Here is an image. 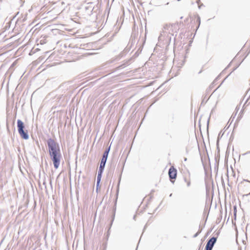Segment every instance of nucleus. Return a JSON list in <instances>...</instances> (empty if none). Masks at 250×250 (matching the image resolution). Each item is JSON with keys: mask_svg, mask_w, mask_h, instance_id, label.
<instances>
[{"mask_svg": "<svg viewBox=\"0 0 250 250\" xmlns=\"http://www.w3.org/2000/svg\"><path fill=\"white\" fill-rule=\"evenodd\" d=\"M125 164V161L123 164L122 168H121V172L119 176L118 182V184L117 186V190H116V199L115 200L114 206V207H113V210H112L113 214L112 215V219L110 221V223L109 224V228H108V229L107 231V237L109 236V235L110 234V229L111 228V226L112 225V224L113 223V221H114V218H115V213H116V205H117L118 196L119 192V186H120V182H121V180L122 174V173H123V171L124 170Z\"/></svg>", "mask_w": 250, "mask_h": 250, "instance_id": "f03ea898", "label": "nucleus"}, {"mask_svg": "<svg viewBox=\"0 0 250 250\" xmlns=\"http://www.w3.org/2000/svg\"><path fill=\"white\" fill-rule=\"evenodd\" d=\"M119 67H123V65H120Z\"/></svg>", "mask_w": 250, "mask_h": 250, "instance_id": "58836bf2", "label": "nucleus"}, {"mask_svg": "<svg viewBox=\"0 0 250 250\" xmlns=\"http://www.w3.org/2000/svg\"><path fill=\"white\" fill-rule=\"evenodd\" d=\"M219 79V76H217L214 81H215V83Z\"/></svg>", "mask_w": 250, "mask_h": 250, "instance_id": "393cba45", "label": "nucleus"}, {"mask_svg": "<svg viewBox=\"0 0 250 250\" xmlns=\"http://www.w3.org/2000/svg\"><path fill=\"white\" fill-rule=\"evenodd\" d=\"M201 230H199L198 232H197L195 234L193 235V238H195L198 236V235L201 232Z\"/></svg>", "mask_w": 250, "mask_h": 250, "instance_id": "f3484780", "label": "nucleus"}, {"mask_svg": "<svg viewBox=\"0 0 250 250\" xmlns=\"http://www.w3.org/2000/svg\"><path fill=\"white\" fill-rule=\"evenodd\" d=\"M37 51H38L39 49L38 48H36Z\"/></svg>", "mask_w": 250, "mask_h": 250, "instance_id": "09e8293b", "label": "nucleus"}, {"mask_svg": "<svg viewBox=\"0 0 250 250\" xmlns=\"http://www.w3.org/2000/svg\"><path fill=\"white\" fill-rule=\"evenodd\" d=\"M161 203H162V202H161V203H160L159 206H161Z\"/></svg>", "mask_w": 250, "mask_h": 250, "instance_id": "a18cd8bd", "label": "nucleus"}, {"mask_svg": "<svg viewBox=\"0 0 250 250\" xmlns=\"http://www.w3.org/2000/svg\"><path fill=\"white\" fill-rule=\"evenodd\" d=\"M232 73V71H231L230 73L225 78V80H226L229 76V75Z\"/></svg>", "mask_w": 250, "mask_h": 250, "instance_id": "cd10ccee", "label": "nucleus"}, {"mask_svg": "<svg viewBox=\"0 0 250 250\" xmlns=\"http://www.w3.org/2000/svg\"><path fill=\"white\" fill-rule=\"evenodd\" d=\"M36 144H37V145L39 146V143L38 141H36Z\"/></svg>", "mask_w": 250, "mask_h": 250, "instance_id": "2f4dec72", "label": "nucleus"}, {"mask_svg": "<svg viewBox=\"0 0 250 250\" xmlns=\"http://www.w3.org/2000/svg\"><path fill=\"white\" fill-rule=\"evenodd\" d=\"M108 155L107 154H105L104 153L103 154L102 159L101 160V162H100V164L98 172L103 173L104 168H105V164H106V161H107V160L108 158Z\"/></svg>", "mask_w": 250, "mask_h": 250, "instance_id": "39448f33", "label": "nucleus"}, {"mask_svg": "<svg viewBox=\"0 0 250 250\" xmlns=\"http://www.w3.org/2000/svg\"><path fill=\"white\" fill-rule=\"evenodd\" d=\"M218 142H219V140L218 139V140H217V148L218 149L219 148Z\"/></svg>", "mask_w": 250, "mask_h": 250, "instance_id": "7c9ffc66", "label": "nucleus"}, {"mask_svg": "<svg viewBox=\"0 0 250 250\" xmlns=\"http://www.w3.org/2000/svg\"><path fill=\"white\" fill-rule=\"evenodd\" d=\"M172 119H174V115H172Z\"/></svg>", "mask_w": 250, "mask_h": 250, "instance_id": "79ce46f5", "label": "nucleus"}, {"mask_svg": "<svg viewBox=\"0 0 250 250\" xmlns=\"http://www.w3.org/2000/svg\"><path fill=\"white\" fill-rule=\"evenodd\" d=\"M236 69V68H234L233 71L235 70Z\"/></svg>", "mask_w": 250, "mask_h": 250, "instance_id": "3c124183", "label": "nucleus"}, {"mask_svg": "<svg viewBox=\"0 0 250 250\" xmlns=\"http://www.w3.org/2000/svg\"><path fill=\"white\" fill-rule=\"evenodd\" d=\"M110 147H111V145H110L109 146L107 147L104 153L109 155V153L110 150Z\"/></svg>", "mask_w": 250, "mask_h": 250, "instance_id": "ddd939ff", "label": "nucleus"}, {"mask_svg": "<svg viewBox=\"0 0 250 250\" xmlns=\"http://www.w3.org/2000/svg\"><path fill=\"white\" fill-rule=\"evenodd\" d=\"M170 27V25L168 24H166L163 26V31L161 33L159 37V39L161 40L163 37L165 38L164 36H165V33L167 34V32H166L167 30H168L169 28Z\"/></svg>", "mask_w": 250, "mask_h": 250, "instance_id": "6e6552de", "label": "nucleus"}, {"mask_svg": "<svg viewBox=\"0 0 250 250\" xmlns=\"http://www.w3.org/2000/svg\"><path fill=\"white\" fill-rule=\"evenodd\" d=\"M43 185H45V181H44V182H43Z\"/></svg>", "mask_w": 250, "mask_h": 250, "instance_id": "ea45409f", "label": "nucleus"}, {"mask_svg": "<svg viewBox=\"0 0 250 250\" xmlns=\"http://www.w3.org/2000/svg\"><path fill=\"white\" fill-rule=\"evenodd\" d=\"M137 36V34L135 32H133L132 33L130 40H131V44L133 43H135L136 42L135 38Z\"/></svg>", "mask_w": 250, "mask_h": 250, "instance_id": "f8f14e48", "label": "nucleus"}, {"mask_svg": "<svg viewBox=\"0 0 250 250\" xmlns=\"http://www.w3.org/2000/svg\"><path fill=\"white\" fill-rule=\"evenodd\" d=\"M249 153H250V151H249Z\"/></svg>", "mask_w": 250, "mask_h": 250, "instance_id": "6e6d98bb", "label": "nucleus"}, {"mask_svg": "<svg viewBox=\"0 0 250 250\" xmlns=\"http://www.w3.org/2000/svg\"><path fill=\"white\" fill-rule=\"evenodd\" d=\"M148 225V223H147L146 225L145 226L144 229H143V232H144L145 230L146 229L147 226Z\"/></svg>", "mask_w": 250, "mask_h": 250, "instance_id": "5701e85b", "label": "nucleus"}, {"mask_svg": "<svg viewBox=\"0 0 250 250\" xmlns=\"http://www.w3.org/2000/svg\"><path fill=\"white\" fill-rule=\"evenodd\" d=\"M185 181L187 182V187H189L190 186V182L189 181H187V179L185 178Z\"/></svg>", "mask_w": 250, "mask_h": 250, "instance_id": "6ab92c4d", "label": "nucleus"}, {"mask_svg": "<svg viewBox=\"0 0 250 250\" xmlns=\"http://www.w3.org/2000/svg\"><path fill=\"white\" fill-rule=\"evenodd\" d=\"M233 209H234V210H233V216H234V218L235 219H236V213H237V208H236V206H234L233 207Z\"/></svg>", "mask_w": 250, "mask_h": 250, "instance_id": "2eb2a0df", "label": "nucleus"}, {"mask_svg": "<svg viewBox=\"0 0 250 250\" xmlns=\"http://www.w3.org/2000/svg\"><path fill=\"white\" fill-rule=\"evenodd\" d=\"M135 218H136V215H134V216H133V219H134V220H135Z\"/></svg>", "mask_w": 250, "mask_h": 250, "instance_id": "e433bc0d", "label": "nucleus"}, {"mask_svg": "<svg viewBox=\"0 0 250 250\" xmlns=\"http://www.w3.org/2000/svg\"><path fill=\"white\" fill-rule=\"evenodd\" d=\"M213 109H212L211 110V113H210V114H211V113L213 112Z\"/></svg>", "mask_w": 250, "mask_h": 250, "instance_id": "4c0bfd02", "label": "nucleus"}, {"mask_svg": "<svg viewBox=\"0 0 250 250\" xmlns=\"http://www.w3.org/2000/svg\"><path fill=\"white\" fill-rule=\"evenodd\" d=\"M245 181H247V182H249L250 183V181H249L248 180H245ZM245 187H246L250 189V184L248 185H247V186H245ZM250 195V192L249 193L245 194V196H249Z\"/></svg>", "mask_w": 250, "mask_h": 250, "instance_id": "dca6fc26", "label": "nucleus"}, {"mask_svg": "<svg viewBox=\"0 0 250 250\" xmlns=\"http://www.w3.org/2000/svg\"><path fill=\"white\" fill-rule=\"evenodd\" d=\"M196 3L198 4V5L200 4L201 2V0H196Z\"/></svg>", "mask_w": 250, "mask_h": 250, "instance_id": "b1692460", "label": "nucleus"}, {"mask_svg": "<svg viewBox=\"0 0 250 250\" xmlns=\"http://www.w3.org/2000/svg\"><path fill=\"white\" fill-rule=\"evenodd\" d=\"M187 160V158H184V161H186Z\"/></svg>", "mask_w": 250, "mask_h": 250, "instance_id": "f704fd0d", "label": "nucleus"}, {"mask_svg": "<svg viewBox=\"0 0 250 250\" xmlns=\"http://www.w3.org/2000/svg\"><path fill=\"white\" fill-rule=\"evenodd\" d=\"M208 99H206V97H205L202 100L201 104H203L204 103H206L207 101H208Z\"/></svg>", "mask_w": 250, "mask_h": 250, "instance_id": "a211bd4d", "label": "nucleus"}, {"mask_svg": "<svg viewBox=\"0 0 250 250\" xmlns=\"http://www.w3.org/2000/svg\"><path fill=\"white\" fill-rule=\"evenodd\" d=\"M168 176L170 182L174 184L175 180L177 178V170L173 166L171 167L168 169Z\"/></svg>", "mask_w": 250, "mask_h": 250, "instance_id": "7ed1b4c3", "label": "nucleus"}, {"mask_svg": "<svg viewBox=\"0 0 250 250\" xmlns=\"http://www.w3.org/2000/svg\"><path fill=\"white\" fill-rule=\"evenodd\" d=\"M169 4V2H167L166 4L168 5Z\"/></svg>", "mask_w": 250, "mask_h": 250, "instance_id": "a19ab883", "label": "nucleus"}, {"mask_svg": "<svg viewBox=\"0 0 250 250\" xmlns=\"http://www.w3.org/2000/svg\"><path fill=\"white\" fill-rule=\"evenodd\" d=\"M197 21H198L199 22V24L197 27V28H199V26H200V18L199 16L198 17V19H197Z\"/></svg>", "mask_w": 250, "mask_h": 250, "instance_id": "aec40b11", "label": "nucleus"}, {"mask_svg": "<svg viewBox=\"0 0 250 250\" xmlns=\"http://www.w3.org/2000/svg\"><path fill=\"white\" fill-rule=\"evenodd\" d=\"M202 6H204V5L203 3H201L200 4L198 5V8L199 9H201Z\"/></svg>", "mask_w": 250, "mask_h": 250, "instance_id": "412c9836", "label": "nucleus"}, {"mask_svg": "<svg viewBox=\"0 0 250 250\" xmlns=\"http://www.w3.org/2000/svg\"><path fill=\"white\" fill-rule=\"evenodd\" d=\"M247 228H248V225L246 227V230L247 229Z\"/></svg>", "mask_w": 250, "mask_h": 250, "instance_id": "603ef678", "label": "nucleus"}, {"mask_svg": "<svg viewBox=\"0 0 250 250\" xmlns=\"http://www.w3.org/2000/svg\"><path fill=\"white\" fill-rule=\"evenodd\" d=\"M215 81H213V82L210 84L208 89L207 90H210L214 87V85L215 84Z\"/></svg>", "mask_w": 250, "mask_h": 250, "instance_id": "4468645a", "label": "nucleus"}, {"mask_svg": "<svg viewBox=\"0 0 250 250\" xmlns=\"http://www.w3.org/2000/svg\"><path fill=\"white\" fill-rule=\"evenodd\" d=\"M232 73V71H231L230 73L225 78V80H226L229 76V75Z\"/></svg>", "mask_w": 250, "mask_h": 250, "instance_id": "bb28decb", "label": "nucleus"}, {"mask_svg": "<svg viewBox=\"0 0 250 250\" xmlns=\"http://www.w3.org/2000/svg\"><path fill=\"white\" fill-rule=\"evenodd\" d=\"M208 188L207 187H206V192H207V194L208 193Z\"/></svg>", "mask_w": 250, "mask_h": 250, "instance_id": "c85d7f7f", "label": "nucleus"}, {"mask_svg": "<svg viewBox=\"0 0 250 250\" xmlns=\"http://www.w3.org/2000/svg\"><path fill=\"white\" fill-rule=\"evenodd\" d=\"M41 250V249H39V250Z\"/></svg>", "mask_w": 250, "mask_h": 250, "instance_id": "5fc2aeb1", "label": "nucleus"}, {"mask_svg": "<svg viewBox=\"0 0 250 250\" xmlns=\"http://www.w3.org/2000/svg\"><path fill=\"white\" fill-rule=\"evenodd\" d=\"M161 203H162V202H161V203H160L159 206H161Z\"/></svg>", "mask_w": 250, "mask_h": 250, "instance_id": "c03bdc74", "label": "nucleus"}, {"mask_svg": "<svg viewBox=\"0 0 250 250\" xmlns=\"http://www.w3.org/2000/svg\"><path fill=\"white\" fill-rule=\"evenodd\" d=\"M17 128L18 132L26 129L24 123L20 119L17 120Z\"/></svg>", "mask_w": 250, "mask_h": 250, "instance_id": "423d86ee", "label": "nucleus"}, {"mask_svg": "<svg viewBox=\"0 0 250 250\" xmlns=\"http://www.w3.org/2000/svg\"><path fill=\"white\" fill-rule=\"evenodd\" d=\"M48 153L50 159L53 162L54 167L57 169L59 168L62 154L59 144L53 139L49 138L47 140Z\"/></svg>", "mask_w": 250, "mask_h": 250, "instance_id": "f257e3e1", "label": "nucleus"}, {"mask_svg": "<svg viewBox=\"0 0 250 250\" xmlns=\"http://www.w3.org/2000/svg\"><path fill=\"white\" fill-rule=\"evenodd\" d=\"M225 81V79L224 80V81L221 83V84L214 90V92H215L217 89H218L221 85V84H222V83H223V82Z\"/></svg>", "mask_w": 250, "mask_h": 250, "instance_id": "4be33fe9", "label": "nucleus"}, {"mask_svg": "<svg viewBox=\"0 0 250 250\" xmlns=\"http://www.w3.org/2000/svg\"><path fill=\"white\" fill-rule=\"evenodd\" d=\"M37 51H38L39 49L38 48H36Z\"/></svg>", "mask_w": 250, "mask_h": 250, "instance_id": "8fccbe9b", "label": "nucleus"}, {"mask_svg": "<svg viewBox=\"0 0 250 250\" xmlns=\"http://www.w3.org/2000/svg\"><path fill=\"white\" fill-rule=\"evenodd\" d=\"M209 119H210V118H209L208 119V123H208V124H209Z\"/></svg>", "mask_w": 250, "mask_h": 250, "instance_id": "72a5a7b5", "label": "nucleus"}, {"mask_svg": "<svg viewBox=\"0 0 250 250\" xmlns=\"http://www.w3.org/2000/svg\"><path fill=\"white\" fill-rule=\"evenodd\" d=\"M230 65V63H229V65L227 66V67L225 68V69H227V68H228L229 67V66Z\"/></svg>", "mask_w": 250, "mask_h": 250, "instance_id": "c756f323", "label": "nucleus"}, {"mask_svg": "<svg viewBox=\"0 0 250 250\" xmlns=\"http://www.w3.org/2000/svg\"><path fill=\"white\" fill-rule=\"evenodd\" d=\"M21 137L24 140H28L29 138V136L28 134V132L27 129L23 130L22 131H21L18 132Z\"/></svg>", "mask_w": 250, "mask_h": 250, "instance_id": "0eeeda50", "label": "nucleus"}, {"mask_svg": "<svg viewBox=\"0 0 250 250\" xmlns=\"http://www.w3.org/2000/svg\"><path fill=\"white\" fill-rule=\"evenodd\" d=\"M173 35L172 34H170V33H168L167 34V36L165 38V40L166 41V43H167L168 45L170 43L172 36H173Z\"/></svg>", "mask_w": 250, "mask_h": 250, "instance_id": "9b49d317", "label": "nucleus"}, {"mask_svg": "<svg viewBox=\"0 0 250 250\" xmlns=\"http://www.w3.org/2000/svg\"><path fill=\"white\" fill-rule=\"evenodd\" d=\"M115 167H116V163L115 161H114L113 160H112L111 162L110 167V170H109V172L111 174H112V176L113 175V174L114 173Z\"/></svg>", "mask_w": 250, "mask_h": 250, "instance_id": "9d476101", "label": "nucleus"}, {"mask_svg": "<svg viewBox=\"0 0 250 250\" xmlns=\"http://www.w3.org/2000/svg\"><path fill=\"white\" fill-rule=\"evenodd\" d=\"M201 244L200 245L198 250H202V249H201Z\"/></svg>", "mask_w": 250, "mask_h": 250, "instance_id": "473e14b6", "label": "nucleus"}, {"mask_svg": "<svg viewBox=\"0 0 250 250\" xmlns=\"http://www.w3.org/2000/svg\"><path fill=\"white\" fill-rule=\"evenodd\" d=\"M137 248H138V247H137L136 248V250H137Z\"/></svg>", "mask_w": 250, "mask_h": 250, "instance_id": "864d4df0", "label": "nucleus"}, {"mask_svg": "<svg viewBox=\"0 0 250 250\" xmlns=\"http://www.w3.org/2000/svg\"><path fill=\"white\" fill-rule=\"evenodd\" d=\"M183 17H181L180 18V19H183Z\"/></svg>", "mask_w": 250, "mask_h": 250, "instance_id": "de8ad7c7", "label": "nucleus"}, {"mask_svg": "<svg viewBox=\"0 0 250 250\" xmlns=\"http://www.w3.org/2000/svg\"><path fill=\"white\" fill-rule=\"evenodd\" d=\"M103 173L98 172V175L97 177V182H96V191L98 192L99 189H100L101 186L100 183L101 181V179L102 177Z\"/></svg>", "mask_w": 250, "mask_h": 250, "instance_id": "1a4fd4ad", "label": "nucleus"}, {"mask_svg": "<svg viewBox=\"0 0 250 250\" xmlns=\"http://www.w3.org/2000/svg\"><path fill=\"white\" fill-rule=\"evenodd\" d=\"M219 79V76H217L214 81H215V83Z\"/></svg>", "mask_w": 250, "mask_h": 250, "instance_id": "a878e982", "label": "nucleus"}, {"mask_svg": "<svg viewBox=\"0 0 250 250\" xmlns=\"http://www.w3.org/2000/svg\"><path fill=\"white\" fill-rule=\"evenodd\" d=\"M161 203H162V202H161V203H160L159 206H161Z\"/></svg>", "mask_w": 250, "mask_h": 250, "instance_id": "37998d69", "label": "nucleus"}, {"mask_svg": "<svg viewBox=\"0 0 250 250\" xmlns=\"http://www.w3.org/2000/svg\"><path fill=\"white\" fill-rule=\"evenodd\" d=\"M217 237L212 236L208 240L206 245L205 246V250H212L217 241Z\"/></svg>", "mask_w": 250, "mask_h": 250, "instance_id": "20e7f679", "label": "nucleus"}, {"mask_svg": "<svg viewBox=\"0 0 250 250\" xmlns=\"http://www.w3.org/2000/svg\"><path fill=\"white\" fill-rule=\"evenodd\" d=\"M182 0H177V1H181Z\"/></svg>", "mask_w": 250, "mask_h": 250, "instance_id": "49530a36", "label": "nucleus"}, {"mask_svg": "<svg viewBox=\"0 0 250 250\" xmlns=\"http://www.w3.org/2000/svg\"><path fill=\"white\" fill-rule=\"evenodd\" d=\"M172 193H170L169 196L170 197L172 196Z\"/></svg>", "mask_w": 250, "mask_h": 250, "instance_id": "c9c22d12", "label": "nucleus"}]
</instances>
